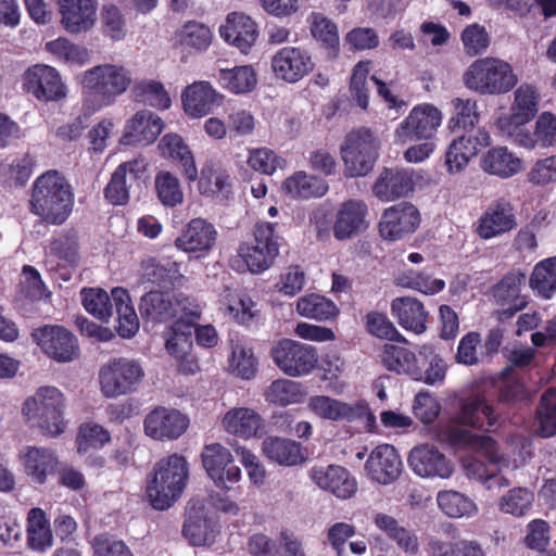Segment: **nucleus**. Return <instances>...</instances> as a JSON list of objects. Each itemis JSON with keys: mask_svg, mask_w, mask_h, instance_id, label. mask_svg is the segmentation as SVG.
Listing matches in <instances>:
<instances>
[{"mask_svg": "<svg viewBox=\"0 0 556 556\" xmlns=\"http://www.w3.org/2000/svg\"><path fill=\"white\" fill-rule=\"evenodd\" d=\"M101 31L113 41L123 40L127 34L126 18L121 9L114 4L102 7L100 14Z\"/></svg>", "mask_w": 556, "mask_h": 556, "instance_id": "61", "label": "nucleus"}, {"mask_svg": "<svg viewBox=\"0 0 556 556\" xmlns=\"http://www.w3.org/2000/svg\"><path fill=\"white\" fill-rule=\"evenodd\" d=\"M375 526L382 531L406 555L415 556L419 552V539L415 531L400 525L392 516L378 513L374 517Z\"/></svg>", "mask_w": 556, "mask_h": 556, "instance_id": "38", "label": "nucleus"}, {"mask_svg": "<svg viewBox=\"0 0 556 556\" xmlns=\"http://www.w3.org/2000/svg\"><path fill=\"white\" fill-rule=\"evenodd\" d=\"M178 273L175 263L161 264L153 258H149L141 263V276L144 280L166 286L173 283Z\"/></svg>", "mask_w": 556, "mask_h": 556, "instance_id": "64", "label": "nucleus"}, {"mask_svg": "<svg viewBox=\"0 0 556 556\" xmlns=\"http://www.w3.org/2000/svg\"><path fill=\"white\" fill-rule=\"evenodd\" d=\"M305 393L300 382L289 379H277L266 389V402L277 406H288L302 402Z\"/></svg>", "mask_w": 556, "mask_h": 556, "instance_id": "54", "label": "nucleus"}, {"mask_svg": "<svg viewBox=\"0 0 556 556\" xmlns=\"http://www.w3.org/2000/svg\"><path fill=\"white\" fill-rule=\"evenodd\" d=\"M192 330L190 327L186 329L180 324H174L166 339V350L175 358L182 362L181 370L186 372H194L198 367L191 357L192 349Z\"/></svg>", "mask_w": 556, "mask_h": 556, "instance_id": "43", "label": "nucleus"}, {"mask_svg": "<svg viewBox=\"0 0 556 556\" xmlns=\"http://www.w3.org/2000/svg\"><path fill=\"white\" fill-rule=\"evenodd\" d=\"M257 358L252 349L242 344H236L232 348L230 357L231 371L245 380L252 379L257 371Z\"/></svg>", "mask_w": 556, "mask_h": 556, "instance_id": "62", "label": "nucleus"}, {"mask_svg": "<svg viewBox=\"0 0 556 556\" xmlns=\"http://www.w3.org/2000/svg\"><path fill=\"white\" fill-rule=\"evenodd\" d=\"M367 215L368 206L364 201L351 199L343 202L332 226L334 238L343 241L364 232L369 227Z\"/></svg>", "mask_w": 556, "mask_h": 556, "instance_id": "26", "label": "nucleus"}, {"mask_svg": "<svg viewBox=\"0 0 556 556\" xmlns=\"http://www.w3.org/2000/svg\"><path fill=\"white\" fill-rule=\"evenodd\" d=\"M536 432L543 438H551L556 433V389L551 388L541 397L536 413Z\"/></svg>", "mask_w": 556, "mask_h": 556, "instance_id": "58", "label": "nucleus"}, {"mask_svg": "<svg viewBox=\"0 0 556 556\" xmlns=\"http://www.w3.org/2000/svg\"><path fill=\"white\" fill-rule=\"evenodd\" d=\"M219 526L204 498L193 497L186 507L182 534L194 546L212 545Z\"/></svg>", "mask_w": 556, "mask_h": 556, "instance_id": "12", "label": "nucleus"}, {"mask_svg": "<svg viewBox=\"0 0 556 556\" xmlns=\"http://www.w3.org/2000/svg\"><path fill=\"white\" fill-rule=\"evenodd\" d=\"M223 99L224 96L205 80L194 81L181 94L184 110L193 118L210 114L215 106L222 103Z\"/></svg>", "mask_w": 556, "mask_h": 556, "instance_id": "32", "label": "nucleus"}, {"mask_svg": "<svg viewBox=\"0 0 556 556\" xmlns=\"http://www.w3.org/2000/svg\"><path fill=\"white\" fill-rule=\"evenodd\" d=\"M367 331L381 339L406 343V339L399 332L393 323L383 313L369 312L365 316Z\"/></svg>", "mask_w": 556, "mask_h": 556, "instance_id": "63", "label": "nucleus"}, {"mask_svg": "<svg viewBox=\"0 0 556 556\" xmlns=\"http://www.w3.org/2000/svg\"><path fill=\"white\" fill-rule=\"evenodd\" d=\"M262 452L280 466H296L305 460L301 444L291 439L267 437L262 443Z\"/></svg>", "mask_w": 556, "mask_h": 556, "instance_id": "40", "label": "nucleus"}, {"mask_svg": "<svg viewBox=\"0 0 556 556\" xmlns=\"http://www.w3.org/2000/svg\"><path fill=\"white\" fill-rule=\"evenodd\" d=\"M144 377V369L137 359L116 357L99 370L101 392L105 397H117L137 390Z\"/></svg>", "mask_w": 556, "mask_h": 556, "instance_id": "8", "label": "nucleus"}, {"mask_svg": "<svg viewBox=\"0 0 556 556\" xmlns=\"http://www.w3.org/2000/svg\"><path fill=\"white\" fill-rule=\"evenodd\" d=\"M112 301L117 315L119 336L126 339L132 338L139 330V319L128 291L123 288H114L112 290Z\"/></svg>", "mask_w": 556, "mask_h": 556, "instance_id": "47", "label": "nucleus"}, {"mask_svg": "<svg viewBox=\"0 0 556 556\" xmlns=\"http://www.w3.org/2000/svg\"><path fill=\"white\" fill-rule=\"evenodd\" d=\"M530 288L541 298L551 299L556 292V256L539 262L529 279Z\"/></svg>", "mask_w": 556, "mask_h": 556, "instance_id": "52", "label": "nucleus"}, {"mask_svg": "<svg viewBox=\"0 0 556 556\" xmlns=\"http://www.w3.org/2000/svg\"><path fill=\"white\" fill-rule=\"evenodd\" d=\"M413 190L412 173L401 168H383L372 186V193L382 202L406 197Z\"/></svg>", "mask_w": 556, "mask_h": 556, "instance_id": "33", "label": "nucleus"}, {"mask_svg": "<svg viewBox=\"0 0 556 556\" xmlns=\"http://www.w3.org/2000/svg\"><path fill=\"white\" fill-rule=\"evenodd\" d=\"M308 21L314 39L323 45L329 59H337L340 53V39L336 23L320 12H313Z\"/></svg>", "mask_w": 556, "mask_h": 556, "instance_id": "46", "label": "nucleus"}, {"mask_svg": "<svg viewBox=\"0 0 556 556\" xmlns=\"http://www.w3.org/2000/svg\"><path fill=\"white\" fill-rule=\"evenodd\" d=\"M217 80L224 89L236 94L252 91L257 83L256 73L249 65L220 68Z\"/></svg>", "mask_w": 556, "mask_h": 556, "instance_id": "48", "label": "nucleus"}, {"mask_svg": "<svg viewBox=\"0 0 556 556\" xmlns=\"http://www.w3.org/2000/svg\"><path fill=\"white\" fill-rule=\"evenodd\" d=\"M307 408L316 417L332 422H353L370 415L365 401L349 403L328 395L311 396Z\"/></svg>", "mask_w": 556, "mask_h": 556, "instance_id": "15", "label": "nucleus"}, {"mask_svg": "<svg viewBox=\"0 0 556 556\" xmlns=\"http://www.w3.org/2000/svg\"><path fill=\"white\" fill-rule=\"evenodd\" d=\"M498 421V414L484 397L475 395L463 401L459 412L446 424L435 429V439L454 447L469 448L484 456L497 471L490 470L482 481L488 490L507 488L510 481L501 473L503 468L509 466V459L500 453L497 443L489 435L472 433L469 428H491Z\"/></svg>", "mask_w": 556, "mask_h": 556, "instance_id": "1", "label": "nucleus"}, {"mask_svg": "<svg viewBox=\"0 0 556 556\" xmlns=\"http://www.w3.org/2000/svg\"><path fill=\"white\" fill-rule=\"evenodd\" d=\"M466 88L483 96L510 91L518 83L511 65L498 58L485 56L473 61L463 74Z\"/></svg>", "mask_w": 556, "mask_h": 556, "instance_id": "5", "label": "nucleus"}, {"mask_svg": "<svg viewBox=\"0 0 556 556\" xmlns=\"http://www.w3.org/2000/svg\"><path fill=\"white\" fill-rule=\"evenodd\" d=\"M253 235V242L241 244L238 253L252 274H261L271 267L278 256L280 238L271 223L256 224Z\"/></svg>", "mask_w": 556, "mask_h": 556, "instance_id": "9", "label": "nucleus"}, {"mask_svg": "<svg viewBox=\"0 0 556 556\" xmlns=\"http://www.w3.org/2000/svg\"><path fill=\"white\" fill-rule=\"evenodd\" d=\"M81 300L85 309L96 318L108 323L112 316L113 305L112 296L102 289H83Z\"/></svg>", "mask_w": 556, "mask_h": 556, "instance_id": "60", "label": "nucleus"}, {"mask_svg": "<svg viewBox=\"0 0 556 556\" xmlns=\"http://www.w3.org/2000/svg\"><path fill=\"white\" fill-rule=\"evenodd\" d=\"M178 42L185 49L205 51L212 43L213 34L206 25L190 21L177 34Z\"/></svg>", "mask_w": 556, "mask_h": 556, "instance_id": "55", "label": "nucleus"}, {"mask_svg": "<svg viewBox=\"0 0 556 556\" xmlns=\"http://www.w3.org/2000/svg\"><path fill=\"white\" fill-rule=\"evenodd\" d=\"M517 227L513 204L506 199L491 203L478 220L477 235L484 240L496 238Z\"/></svg>", "mask_w": 556, "mask_h": 556, "instance_id": "23", "label": "nucleus"}, {"mask_svg": "<svg viewBox=\"0 0 556 556\" xmlns=\"http://www.w3.org/2000/svg\"><path fill=\"white\" fill-rule=\"evenodd\" d=\"M309 478L321 490L338 498H351L357 491V482L350 471L339 465L314 466Z\"/></svg>", "mask_w": 556, "mask_h": 556, "instance_id": "22", "label": "nucleus"}, {"mask_svg": "<svg viewBox=\"0 0 556 556\" xmlns=\"http://www.w3.org/2000/svg\"><path fill=\"white\" fill-rule=\"evenodd\" d=\"M164 123L151 111L142 110L125 124L122 143L146 146L152 143L162 132Z\"/></svg>", "mask_w": 556, "mask_h": 556, "instance_id": "31", "label": "nucleus"}, {"mask_svg": "<svg viewBox=\"0 0 556 556\" xmlns=\"http://www.w3.org/2000/svg\"><path fill=\"white\" fill-rule=\"evenodd\" d=\"M308 50L302 47L286 46L277 50L270 59V67L278 80L295 84L314 70Z\"/></svg>", "mask_w": 556, "mask_h": 556, "instance_id": "14", "label": "nucleus"}, {"mask_svg": "<svg viewBox=\"0 0 556 556\" xmlns=\"http://www.w3.org/2000/svg\"><path fill=\"white\" fill-rule=\"evenodd\" d=\"M379 142L374 132L365 127L352 130L340 147L345 174L350 177L367 175L378 157Z\"/></svg>", "mask_w": 556, "mask_h": 556, "instance_id": "7", "label": "nucleus"}, {"mask_svg": "<svg viewBox=\"0 0 556 556\" xmlns=\"http://www.w3.org/2000/svg\"><path fill=\"white\" fill-rule=\"evenodd\" d=\"M391 314L407 331L420 334L427 329L428 312L424 304L412 296H399L391 302Z\"/></svg>", "mask_w": 556, "mask_h": 556, "instance_id": "35", "label": "nucleus"}, {"mask_svg": "<svg viewBox=\"0 0 556 556\" xmlns=\"http://www.w3.org/2000/svg\"><path fill=\"white\" fill-rule=\"evenodd\" d=\"M159 150L162 156L178 161L181 164L184 174L189 181H194L198 178V169L192 153L179 135H165L159 142Z\"/></svg>", "mask_w": 556, "mask_h": 556, "instance_id": "42", "label": "nucleus"}, {"mask_svg": "<svg viewBox=\"0 0 556 556\" xmlns=\"http://www.w3.org/2000/svg\"><path fill=\"white\" fill-rule=\"evenodd\" d=\"M31 338L50 358L59 363L72 362L79 355L76 337L61 326L35 329Z\"/></svg>", "mask_w": 556, "mask_h": 556, "instance_id": "16", "label": "nucleus"}, {"mask_svg": "<svg viewBox=\"0 0 556 556\" xmlns=\"http://www.w3.org/2000/svg\"><path fill=\"white\" fill-rule=\"evenodd\" d=\"M24 86L37 100L59 101L66 97V87L55 68L36 64L24 74Z\"/></svg>", "mask_w": 556, "mask_h": 556, "instance_id": "20", "label": "nucleus"}, {"mask_svg": "<svg viewBox=\"0 0 556 556\" xmlns=\"http://www.w3.org/2000/svg\"><path fill=\"white\" fill-rule=\"evenodd\" d=\"M282 190L292 199L309 200L324 197L329 186L325 179L305 170H299L283 181Z\"/></svg>", "mask_w": 556, "mask_h": 556, "instance_id": "37", "label": "nucleus"}, {"mask_svg": "<svg viewBox=\"0 0 556 556\" xmlns=\"http://www.w3.org/2000/svg\"><path fill=\"white\" fill-rule=\"evenodd\" d=\"M154 191L165 207H176L184 202V190L179 178L168 170H160L154 177Z\"/></svg>", "mask_w": 556, "mask_h": 556, "instance_id": "53", "label": "nucleus"}, {"mask_svg": "<svg viewBox=\"0 0 556 556\" xmlns=\"http://www.w3.org/2000/svg\"><path fill=\"white\" fill-rule=\"evenodd\" d=\"M408 464L414 473L421 478L450 479L454 473L453 462L432 444H420L412 448Z\"/></svg>", "mask_w": 556, "mask_h": 556, "instance_id": "19", "label": "nucleus"}, {"mask_svg": "<svg viewBox=\"0 0 556 556\" xmlns=\"http://www.w3.org/2000/svg\"><path fill=\"white\" fill-rule=\"evenodd\" d=\"M188 424V418L177 409L160 406L146 416L143 427L152 439L175 440L187 430Z\"/></svg>", "mask_w": 556, "mask_h": 556, "instance_id": "24", "label": "nucleus"}, {"mask_svg": "<svg viewBox=\"0 0 556 556\" xmlns=\"http://www.w3.org/2000/svg\"><path fill=\"white\" fill-rule=\"evenodd\" d=\"M421 223L418 208L409 202H400L383 210L379 222V233L382 239L397 241L414 233Z\"/></svg>", "mask_w": 556, "mask_h": 556, "instance_id": "13", "label": "nucleus"}, {"mask_svg": "<svg viewBox=\"0 0 556 556\" xmlns=\"http://www.w3.org/2000/svg\"><path fill=\"white\" fill-rule=\"evenodd\" d=\"M533 501V492L526 488H514L498 500V508L504 514L522 517L531 510Z\"/></svg>", "mask_w": 556, "mask_h": 556, "instance_id": "59", "label": "nucleus"}, {"mask_svg": "<svg viewBox=\"0 0 556 556\" xmlns=\"http://www.w3.org/2000/svg\"><path fill=\"white\" fill-rule=\"evenodd\" d=\"M442 119L443 114L435 105L418 104L395 128V142L404 144L412 141L430 140L441 126Z\"/></svg>", "mask_w": 556, "mask_h": 556, "instance_id": "10", "label": "nucleus"}, {"mask_svg": "<svg viewBox=\"0 0 556 556\" xmlns=\"http://www.w3.org/2000/svg\"><path fill=\"white\" fill-rule=\"evenodd\" d=\"M220 37L228 43L247 53L258 36L256 23L243 13L228 14L226 23L219 27Z\"/></svg>", "mask_w": 556, "mask_h": 556, "instance_id": "34", "label": "nucleus"}, {"mask_svg": "<svg viewBox=\"0 0 556 556\" xmlns=\"http://www.w3.org/2000/svg\"><path fill=\"white\" fill-rule=\"evenodd\" d=\"M25 472L35 482L43 483L58 466V457L53 451L46 447L28 446L21 455Z\"/></svg>", "mask_w": 556, "mask_h": 556, "instance_id": "39", "label": "nucleus"}, {"mask_svg": "<svg viewBox=\"0 0 556 556\" xmlns=\"http://www.w3.org/2000/svg\"><path fill=\"white\" fill-rule=\"evenodd\" d=\"M381 362L391 371L413 375H420L416 363V355L403 346L384 344L381 351Z\"/></svg>", "mask_w": 556, "mask_h": 556, "instance_id": "51", "label": "nucleus"}, {"mask_svg": "<svg viewBox=\"0 0 556 556\" xmlns=\"http://www.w3.org/2000/svg\"><path fill=\"white\" fill-rule=\"evenodd\" d=\"M418 354L428 362V366L425 370L419 368L420 375H413V379L430 386L443 383L447 370V365L444 359L429 345H422Z\"/></svg>", "mask_w": 556, "mask_h": 556, "instance_id": "57", "label": "nucleus"}, {"mask_svg": "<svg viewBox=\"0 0 556 556\" xmlns=\"http://www.w3.org/2000/svg\"><path fill=\"white\" fill-rule=\"evenodd\" d=\"M403 468L402 459L393 445L380 444L369 454L365 464L367 475L380 484L395 481Z\"/></svg>", "mask_w": 556, "mask_h": 556, "instance_id": "29", "label": "nucleus"}, {"mask_svg": "<svg viewBox=\"0 0 556 556\" xmlns=\"http://www.w3.org/2000/svg\"><path fill=\"white\" fill-rule=\"evenodd\" d=\"M60 23L72 35L89 31L97 21L96 0H55Z\"/></svg>", "mask_w": 556, "mask_h": 556, "instance_id": "21", "label": "nucleus"}, {"mask_svg": "<svg viewBox=\"0 0 556 556\" xmlns=\"http://www.w3.org/2000/svg\"><path fill=\"white\" fill-rule=\"evenodd\" d=\"M525 281L526 274L523 271L519 269L511 270L494 287L493 296L495 302L498 305L507 306L497 311L500 319H508L527 306V298L520 295V288Z\"/></svg>", "mask_w": 556, "mask_h": 556, "instance_id": "27", "label": "nucleus"}, {"mask_svg": "<svg viewBox=\"0 0 556 556\" xmlns=\"http://www.w3.org/2000/svg\"><path fill=\"white\" fill-rule=\"evenodd\" d=\"M514 96L510 115L502 116L496 122L497 128L508 138L514 136L513 132L522 129L539 111L540 96L533 86L522 84L516 89Z\"/></svg>", "mask_w": 556, "mask_h": 556, "instance_id": "17", "label": "nucleus"}, {"mask_svg": "<svg viewBox=\"0 0 556 556\" xmlns=\"http://www.w3.org/2000/svg\"><path fill=\"white\" fill-rule=\"evenodd\" d=\"M217 231L213 224L203 218H193L175 239V247L197 257L203 256L215 244Z\"/></svg>", "mask_w": 556, "mask_h": 556, "instance_id": "28", "label": "nucleus"}, {"mask_svg": "<svg viewBox=\"0 0 556 556\" xmlns=\"http://www.w3.org/2000/svg\"><path fill=\"white\" fill-rule=\"evenodd\" d=\"M143 159H135L121 164L112 174L104 189L105 199L113 205H124L129 200V190L147 170Z\"/></svg>", "mask_w": 556, "mask_h": 556, "instance_id": "25", "label": "nucleus"}, {"mask_svg": "<svg viewBox=\"0 0 556 556\" xmlns=\"http://www.w3.org/2000/svg\"><path fill=\"white\" fill-rule=\"evenodd\" d=\"M27 544L29 548L43 552L53 545V534L46 513L35 507L28 511L26 520Z\"/></svg>", "mask_w": 556, "mask_h": 556, "instance_id": "44", "label": "nucleus"}, {"mask_svg": "<svg viewBox=\"0 0 556 556\" xmlns=\"http://www.w3.org/2000/svg\"><path fill=\"white\" fill-rule=\"evenodd\" d=\"M513 134L514 136L510 139L523 148L551 147L556 143V116L549 112H543L535 122L533 134L525 130V128Z\"/></svg>", "mask_w": 556, "mask_h": 556, "instance_id": "36", "label": "nucleus"}, {"mask_svg": "<svg viewBox=\"0 0 556 556\" xmlns=\"http://www.w3.org/2000/svg\"><path fill=\"white\" fill-rule=\"evenodd\" d=\"M131 81L130 70L121 64L103 63L87 70L81 80L84 110L91 114L112 105Z\"/></svg>", "mask_w": 556, "mask_h": 556, "instance_id": "3", "label": "nucleus"}, {"mask_svg": "<svg viewBox=\"0 0 556 556\" xmlns=\"http://www.w3.org/2000/svg\"><path fill=\"white\" fill-rule=\"evenodd\" d=\"M225 432L249 440L263 434L264 419L251 407H232L225 413L220 420Z\"/></svg>", "mask_w": 556, "mask_h": 556, "instance_id": "30", "label": "nucleus"}, {"mask_svg": "<svg viewBox=\"0 0 556 556\" xmlns=\"http://www.w3.org/2000/svg\"><path fill=\"white\" fill-rule=\"evenodd\" d=\"M437 503L444 515L450 518H471L477 515L476 503L465 494L444 490L437 494Z\"/></svg>", "mask_w": 556, "mask_h": 556, "instance_id": "49", "label": "nucleus"}, {"mask_svg": "<svg viewBox=\"0 0 556 556\" xmlns=\"http://www.w3.org/2000/svg\"><path fill=\"white\" fill-rule=\"evenodd\" d=\"M132 92L135 98L156 109H168L170 98L163 84L153 79H142L134 85Z\"/></svg>", "mask_w": 556, "mask_h": 556, "instance_id": "56", "label": "nucleus"}, {"mask_svg": "<svg viewBox=\"0 0 556 556\" xmlns=\"http://www.w3.org/2000/svg\"><path fill=\"white\" fill-rule=\"evenodd\" d=\"M481 168L501 178H508L521 170V160L505 147L490 149L481 157Z\"/></svg>", "mask_w": 556, "mask_h": 556, "instance_id": "41", "label": "nucleus"}, {"mask_svg": "<svg viewBox=\"0 0 556 556\" xmlns=\"http://www.w3.org/2000/svg\"><path fill=\"white\" fill-rule=\"evenodd\" d=\"M189 468L186 458L172 454L157 460L147 477L146 496L157 510L172 507L187 486Z\"/></svg>", "mask_w": 556, "mask_h": 556, "instance_id": "4", "label": "nucleus"}, {"mask_svg": "<svg viewBox=\"0 0 556 556\" xmlns=\"http://www.w3.org/2000/svg\"><path fill=\"white\" fill-rule=\"evenodd\" d=\"M201 459L207 476L217 488L229 489L227 483H236L241 479V470L233 465L232 454L220 443L204 445Z\"/></svg>", "mask_w": 556, "mask_h": 556, "instance_id": "18", "label": "nucleus"}, {"mask_svg": "<svg viewBox=\"0 0 556 556\" xmlns=\"http://www.w3.org/2000/svg\"><path fill=\"white\" fill-rule=\"evenodd\" d=\"M74 194L66 178L58 170H48L33 184L29 211L41 222L60 226L73 212Z\"/></svg>", "mask_w": 556, "mask_h": 556, "instance_id": "2", "label": "nucleus"}, {"mask_svg": "<svg viewBox=\"0 0 556 556\" xmlns=\"http://www.w3.org/2000/svg\"><path fill=\"white\" fill-rule=\"evenodd\" d=\"M296 313L302 317L321 321L337 317L339 308L324 295L311 293L299 298Z\"/></svg>", "mask_w": 556, "mask_h": 556, "instance_id": "50", "label": "nucleus"}, {"mask_svg": "<svg viewBox=\"0 0 556 556\" xmlns=\"http://www.w3.org/2000/svg\"><path fill=\"white\" fill-rule=\"evenodd\" d=\"M64 409V394L58 388L47 386L38 388L24 401L22 414L46 434L56 437L65 429Z\"/></svg>", "mask_w": 556, "mask_h": 556, "instance_id": "6", "label": "nucleus"}, {"mask_svg": "<svg viewBox=\"0 0 556 556\" xmlns=\"http://www.w3.org/2000/svg\"><path fill=\"white\" fill-rule=\"evenodd\" d=\"M271 356L276 366L289 377H302L311 374L318 364V353L313 345L282 339L273 349Z\"/></svg>", "mask_w": 556, "mask_h": 556, "instance_id": "11", "label": "nucleus"}, {"mask_svg": "<svg viewBox=\"0 0 556 556\" xmlns=\"http://www.w3.org/2000/svg\"><path fill=\"white\" fill-rule=\"evenodd\" d=\"M139 309L143 318L159 323L167 321L177 314L174 296L170 293L159 291L144 294L141 298Z\"/></svg>", "mask_w": 556, "mask_h": 556, "instance_id": "45", "label": "nucleus"}]
</instances>
